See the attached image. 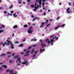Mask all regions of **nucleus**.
<instances>
[{
  "instance_id": "69168bd1",
  "label": "nucleus",
  "mask_w": 74,
  "mask_h": 74,
  "mask_svg": "<svg viewBox=\"0 0 74 74\" xmlns=\"http://www.w3.org/2000/svg\"><path fill=\"white\" fill-rule=\"evenodd\" d=\"M48 12H50V10H48Z\"/></svg>"
},
{
  "instance_id": "603ef678",
  "label": "nucleus",
  "mask_w": 74,
  "mask_h": 74,
  "mask_svg": "<svg viewBox=\"0 0 74 74\" xmlns=\"http://www.w3.org/2000/svg\"><path fill=\"white\" fill-rule=\"evenodd\" d=\"M23 4H26V3H25V2H23Z\"/></svg>"
},
{
  "instance_id": "cd10ccee",
  "label": "nucleus",
  "mask_w": 74,
  "mask_h": 74,
  "mask_svg": "<svg viewBox=\"0 0 74 74\" xmlns=\"http://www.w3.org/2000/svg\"><path fill=\"white\" fill-rule=\"evenodd\" d=\"M50 25V24H48L47 25H46V27H48V26H49Z\"/></svg>"
},
{
  "instance_id": "c9c22d12",
  "label": "nucleus",
  "mask_w": 74,
  "mask_h": 74,
  "mask_svg": "<svg viewBox=\"0 0 74 74\" xmlns=\"http://www.w3.org/2000/svg\"><path fill=\"white\" fill-rule=\"evenodd\" d=\"M21 60V58H19L17 60V61H19V60Z\"/></svg>"
},
{
  "instance_id": "e433bc0d",
  "label": "nucleus",
  "mask_w": 74,
  "mask_h": 74,
  "mask_svg": "<svg viewBox=\"0 0 74 74\" xmlns=\"http://www.w3.org/2000/svg\"><path fill=\"white\" fill-rule=\"evenodd\" d=\"M27 49L24 50L23 52H26V51H27Z\"/></svg>"
},
{
  "instance_id": "e2e57ef3",
  "label": "nucleus",
  "mask_w": 74,
  "mask_h": 74,
  "mask_svg": "<svg viewBox=\"0 0 74 74\" xmlns=\"http://www.w3.org/2000/svg\"><path fill=\"white\" fill-rule=\"evenodd\" d=\"M37 7L38 8V7H39V5H37Z\"/></svg>"
},
{
  "instance_id": "5fc2aeb1",
  "label": "nucleus",
  "mask_w": 74,
  "mask_h": 74,
  "mask_svg": "<svg viewBox=\"0 0 74 74\" xmlns=\"http://www.w3.org/2000/svg\"><path fill=\"white\" fill-rule=\"evenodd\" d=\"M12 37H14V33H12Z\"/></svg>"
},
{
  "instance_id": "052dcab7",
  "label": "nucleus",
  "mask_w": 74,
  "mask_h": 74,
  "mask_svg": "<svg viewBox=\"0 0 74 74\" xmlns=\"http://www.w3.org/2000/svg\"><path fill=\"white\" fill-rule=\"evenodd\" d=\"M45 4V3H44V2H42V5H44Z\"/></svg>"
},
{
  "instance_id": "bf43d9fd",
  "label": "nucleus",
  "mask_w": 74,
  "mask_h": 74,
  "mask_svg": "<svg viewBox=\"0 0 74 74\" xmlns=\"http://www.w3.org/2000/svg\"><path fill=\"white\" fill-rule=\"evenodd\" d=\"M10 16H12V14H10Z\"/></svg>"
},
{
  "instance_id": "2eb2a0df",
  "label": "nucleus",
  "mask_w": 74,
  "mask_h": 74,
  "mask_svg": "<svg viewBox=\"0 0 74 74\" xmlns=\"http://www.w3.org/2000/svg\"><path fill=\"white\" fill-rule=\"evenodd\" d=\"M41 2H42V0H39V3L40 4H41Z\"/></svg>"
},
{
  "instance_id": "20e7f679",
  "label": "nucleus",
  "mask_w": 74,
  "mask_h": 74,
  "mask_svg": "<svg viewBox=\"0 0 74 74\" xmlns=\"http://www.w3.org/2000/svg\"><path fill=\"white\" fill-rule=\"evenodd\" d=\"M30 52V51H27L26 53L25 54H27V55H24V56H28L29 55V54L28 53H29Z\"/></svg>"
},
{
  "instance_id": "a878e982",
  "label": "nucleus",
  "mask_w": 74,
  "mask_h": 74,
  "mask_svg": "<svg viewBox=\"0 0 74 74\" xmlns=\"http://www.w3.org/2000/svg\"><path fill=\"white\" fill-rule=\"evenodd\" d=\"M38 52V50L37 51H34V53H35V54H36V53H37V52Z\"/></svg>"
},
{
  "instance_id": "09e8293b",
  "label": "nucleus",
  "mask_w": 74,
  "mask_h": 74,
  "mask_svg": "<svg viewBox=\"0 0 74 74\" xmlns=\"http://www.w3.org/2000/svg\"><path fill=\"white\" fill-rule=\"evenodd\" d=\"M18 43H19V42H15L16 44H18Z\"/></svg>"
},
{
  "instance_id": "0e129e2a",
  "label": "nucleus",
  "mask_w": 74,
  "mask_h": 74,
  "mask_svg": "<svg viewBox=\"0 0 74 74\" xmlns=\"http://www.w3.org/2000/svg\"><path fill=\"white\" fill-rule=\"evenodd\" d=\"M42 40H40V42H41H41H42Z\"/></svg>"
},
{
  "instance_id": "ddd939ff",
  "label": "nucleus",
  "mask_w": 74,
  "mask_h": 74,
  "mask_svg": "<svg viewBox=\"0 0 74 74\" xmlns=\"http://www.w3.org/2000/svg\"><path fill=\"white\" fill-rule=\"evenodd\" d=\"M45 50V49H44L42 50L41 49L40 50V52H43Z\"/></svg>"
},
{
  "instance_id": "338daca9",
  "label": "nucleus",
  "mask_w": 74,
  "mask_h": 74,
  "mask_svg": "<svg viewBox=\"0 0 74 74\" xmlns=\"http://www.w3.org/2000/svg\"><path fill=\"white\" fill-rule=\"evenodd\" d=\"M36 9H34V11H36Z\"/></svg>"
},
{
  "instance_id": "79ce46f5",
  "label": "nucleus",
  "mask_w": 74,
  "mask_h": 74,
  "mask_svg": "<svg viewBox=\"0 0 74 74\" xmlns=\"http://www.w3.org/2000/svg\"><path fill=\"white\" fill-rule=\"evenodd\" d=\"M35 8L36 9H37V8H38L37 7V6H35Z\"/></svg>"
},
{
  "instance_id": "b1692460",
  "label": "nucleus",
  "mask_w": 74,
  "mask_h": 74,
  "mask_svg": "<svg viewBox=\"0 0 74 74\" xmlns=\"http://www.w3.org/2000/svg\"><path fill=\"white\" fill-rule=\"evenodd\" d=\"M31 7H32V8H33V7H34V5H31Z\"/></svg>"
},
{
  "instance_id": "13d9d810",
  "label": "nucleus",
  "mask_w": 74,
  "mask_h": 74,
  "mask_svg": "<svg viewBox=\"0 0 74 74\" xmlns=\"http://www.w3.org/2000/svg\"><path fill=\"white\" fill-rule=\"evenodd\" d=\"M50 37H53V35L50 36Z\"/></svg>"
},
{
  "instance_id": "6ab92c4d",
  "label": "nucleus",
  "mask_w": 74,
  "mask_h": 74,
  "mask_svg": "<svg viewBox=\"0 0 74 74\" xmlns=\"http://www.w3.org/2000/svg\"><path fill=\"white\" fill-rule=\"evenodd\" d=\"M1 56H5V54H1Z\"/></svg>"
},
{
  "instance_id": "a211bd4d",
  "label": "nucleus",
  "mask_w": 74,
  "mask_h": 74,
  "mask_svg": "<svg viewBox=\"0 0 74 74\" xmlns=\"http://www.w3.org/2000/svg\"><path fill=\"white\" fill-rule=\"evenodd\" d=\"M19 47H23V44H20L19 45Z\"/></svg>"
},
{
  "instance_id": "1a4fd4ad",
  "label": "nucleus",
  "mask_w": 74,
  "mask_h": 74,
  "mask_svg": "<svg viewBox=\"0 0 74 74\" xmlns=\"http://www.w3.org/2000/svg\"><path fill=\"white\" fill-rule=\"evenodd\" d=\"M70 10V8H69L67 10H66V11L67 12V13L68 14H69V13H70V12H71V10L70 12L69 11V10Z\"/></svg>"
},
{
  "instance_id": "4c0bfd02",
  "label": "nucleus",
  "mask_w": 74,
  "mask_h": 74,
  "mask_svg": "<svg viewBox=\"0 0 74 74\" xmlns=\"http://www.w3.org/2000/svg\"><path fill=\"white\" fill-rule=\"evenodd\" d=\"M10 71L9 70H7L6 71V72L7 73V72H8V71Z\"/></svg>"
},
{
  "instance_id": "a19ab883",
  "label": "nucleus",
  "mask_w": 74,
  "mask_h": 74,
  "mask_svg": "<svg viewBox=\"0 0 74 74\" xmlns=\"http://www.w3.org/2000/svg\"><path fill=\"white\" fill-rule=\"evenodd\" d=\"M15 15H16V13H15L13 14V15L14 16Z\"/></svg>"
},
{
  "instance_id": "aec40b11",
  "label": "nucleus",
  "mask_w": 74,
  "mask_h": 74,
  "mask_svg": "<svg viewBox=\"0 0 74 74\" xmlns=\"http://www.w3.org/2000/svg\"><path fill=\"white\" fill-rule=\"evenodd\" d=\"M35 19H38V20L40 19V18L39 17H36L35 18Z\"/></svg>"
},
{
  "instance_id": "6e6d98bb",
  "label": "nucleus",
  "mask_w": 74,
  "mask_h": 74,
  "mask_svg": "<svg viewBox=\"0 0 74 74\" xmlns=\"http://www.w3.org/2000/svg\"><path fill=\"white\" fill-rule=\"evenodd\" d=\"M14 16V18H15V17H16V16H17V15H15Z\"/></svg>"
},
{
  "instance_id": "9b49d317",
  "label": "nucleus",
  "mask_w": 74,
  "mask_h": 74,
  "mask_svg": "<svg viewBox=\"0 0 74 74\" xmlns=\"http://www.w3.org/2000/svg\"><path fill=\"white\" fill-rule=\"evenodd\" d=\"M18 28V26L16 25H15L13 27V29H17Z\"/></svg>"
},
{
  "instance_id": "c756f323",
  "label": "nucleus",
  "mask_w": 74,
  "mask_h": 74,
  "mask_svg": "<svg viewBox=\"0 0 74 74\" xmlns=\"http://www.w3.org/2000/svg\"><path fill=\"white\" fill-rule=\"evenodd\" d=\"M33 51H34V49H33L31 53V54H32V53H33Z\"/></svg>"
},
{
  "instance_id": "f3484780",
  "label": "nucleus",
  "mask_w": 74,
  "mask_h": 74,
  "mask_svg": "<svg viewBox=\"0 0 74 74\" xmlns=\"http://www.w3.org/2000/svg\"><path fill=\"white\" fill-rule=\"evenodd\" d=\"M28 27L27 25H23L24 27Z\"/></svg>"
},
{
  "instance_id": "de8ad7c7",
  "label": "nucleus",
  "mask_w": 74,
  "mask_h": 74,
  "mask_svg": "<svg viewBox=\"0 0 74 74\" xmlns=\"http://www.w3.org/2000/svg\"><path fill=\"white\" fill-rule=\"evenodd\" d=\"M45 0H42V1L43 2H45Z\"/></svg>"
},
{
  "instance_id": "49530a36",
  "label": "nucleus",
  "mask_w": 74,
  "mask_h": 74,
  "mask_svg": "<svg viewBox=\"0 0 74 74\" xmlns=\"http://www.w3.org/2000/svg\"><path fill=\"white\" fill-rule=\"evenodd\" d=\"M69 5H71V3L69 2Z\"/></svg>"
},
{
  "instance_id": "423d86ee",
  "label": "nucleus",
  "mask_w": 74,
  "mask_h": 74,
  "mask_svg": "<svg viewBox=\"0 0 74 74\" xmlns=\"http://www.w3.org/2000/svg\"><path fill=\"white\" fill-rule=\"evenodd\" d=\"M45 23H46L42 22L41 23V25L40 26V28H41V27H43V26H44V24Z\"/></svg>"
},
{
  "instance_id": "dca6fc26",
  "label": "nucleus",
  "mask_w": 74,
  "mask_h": 74,
  "mask_svg": "<svg viewBox=\"0 0 74 74\" xmlns=\"http://www.w3.org/2000/svg\"><path fill=\"white\" fill-rule=\"evenodd\" d=\"M13 7V5H12V4L11 5V6H10L9 8V9H11V8H12Z\"/></svg>"
},
{
  "instance_id": "9d476101",
  "label": "nucleus",
  "mask_w": 74,
  "mask_h": 74,
  "mask_svg": "<svg viewBox=\"0 0 74 74\" xmlns=\"http://www.w3.org/2000/svg\"><path fill=\"white\" fill-rule=\"evenodd\" d=\"M18 58H19V56L16 55L14 57L13 59H18Z\"/></svg>"
},
{
  "instance_id": "4be33fe9",
  "label": "nucleus",
  "mask_w": 74,
  "mask_h": 74,
  "mask_svg": "<svg viewBox=\"0 0 74 74\" xmlns=\"http://www.w3.org/2000/svg\"><path fill=\"white\" fill-rule=\"evenodd\" d=\"M2 67H4V68H7V66L6 65H5V66H2Z\"/></svg>"
},
{
  "instance_id": "7c9ffc66",
  "label": "nucleus",
  "mask_w": 74,
  "mask_h": 74,
  "mask_svg": "<svg viewBox=\"0 0 74 74\" xmlns=\"http://www.w3.org/2000/svg\"><path fill=\"white\" fill-rule=\"evenodd\" d=\"M32 46L29 47L28 48V49H30L32 48Z\"/></svg>"
},
{
  "instance_id": "58836bf2",
  "label": "nucleus",
  "mask_w": 74,
  "mask_h": 74,
  "mask_svg": "<svg viewBox=\"0 0 74 74\" xmlns=\"http://www.w3.org/2000/svg\"><path fill=\"white\" fill-rule=\"evenodd\" d=\"M59 18H60V17H58L57 18H56V20H58V19H59Z\"/></svg>"
},
{
  "instance_id": "c03bdc74",
  "label": "nucleus",
  "mask_w": 74,
  "mask_h": 74,
  "mask_svg": "<svg viewBox=\"0 0 74 74\" xmlns=\"http://www.w3.org/2000/svg\"><path fill=\"white\" fill-rule=\"evenodd\" d=\"M31 17H32V18H34V16L33 15H31Z\"/></svg>"
},
{
  "instance_id": "ea45409f",
  "label": "nucleus",
  "mask_w": 74,
  "mask_h": 74,
  "mask_svg": "<svg viewBox=\"0 0 74 74\" xmlns=\"http://www.w3.org/2000/svg\"><path fill=\"white\" fill-rule=\"evenodd\" d=\"M59 5H62V3L60 2V3H59Z\"/></svg>"
},
{
  "instance_id": "864d4df0",
  "label": "nucleus",
  "mask_w": 74,
  "mask_h": 74,
  "mask_svg": "<svg viewBox=\"0 0 74 74\" xmlns=\"http://www.w3.org/2000/svg\"><path fill=\"white\" fill-rule=\"evenodd\" d=\"M21 55H23V52H21Z\"/></svg>"
},
{
  "instance_id": "3c124183",
  "label": "nucleus",
  "mask_w": 74,
  "mask_h": 74,
  "mask_svg": "<svg viewBox=\"0 0 74 74\" xmlns=\"http://www.w3.org/2000/svg\"><path fill=\"white\" fill-rule=\"evenodd\" d=\"M52 20H53V19H50L49 20L50 21H52Z\"/></svg>"
},
{
  "instance_id": "680f3d73",
  "label": "nucleus",
  "mask_w": 74,
  "mask_h": 74,
  "mask_svg": "<svg viewBox=\"0 0 74 74\" xmlns=\"http://www.w3.org/2000/svg\"><path fill=\"white\" fill-rule=\"evenodd\" d=\"M18 3L19 4H21V1L18 2Z\"/></svg>"
},
{
  "instance_id": "7ed1b4c3",
  "label": "nucleus",
  "mask_w": 74,
  "mask_h": 74,
  "mask_svg": "<svg viewBox=\"0 0 74 74\" xmlns=\"http://www.w3.org/2000/svg\"><path fill=\"white\" fill-rule=\"evenodd\" d=\"M50 41L49 40V39H46V42H47L48 44H49L50 43H52V42H53V39L51 40H50Z\"/></svg>"
},
{
  "instance_id": "72a5a7b5",
  "label": "nucleus",
  "mask_w": 74,
  "mask_h": 74,
  "mask_svg": "<svg viewBox=\"0 0 74 74\" xmlns=\"http://www.w3.org/2000/svg\"><path fill=\"white\" fill-rule=\"evenodd\" d=\"M48 22V20L47 19L46 20V22H45V23H47V22Z\"/></svg>"
},
{
  "instance_id": "a18cd8bd",
  "label": "nucleus",
  "mask_w": 74,
  "mask_h": 74,
  "mask_svg": "<svg viewBox=\"0 0 74 74\" xmlns=\"http://www.w3.org/2000/svg\"><path fill=\"white\" fill-rule=\"evenodd\" d=\"M3 9V8L2 7H0V10H2Z\"/></svg>"
},
{
  "instance_id": "8fccbe9b",
  "label": "nucleus",
  "mask_w": 74,
  "mask_h": 74,
  "mask_svg": "<svg viewBox=\"0 0 74 74\" xmlns=\"http://www.w3.org/2000/svg\"><path fill=\"white\" fill-rule=\"evenodd\" d=\"M28 25H29V26H30V23H28Z\"/></svg>"
},
{
  "instance_id": "2f4dec72",
  "label": "nucleus",
  "mask_w": 74,
  "mask_h": 74,
  "mask_svg": "<svg viewBox=\"0 0 74 74\" xmlns=\"http://www.w3.org/2000/svg\"><path fill=\"white\" fill-rule=\"evenodd\" d=\"M55 39L56 40H58V37H55Z\"/></svg>"
},
{
  "instance_id": "473e14b6",
  "label": "nucleus",
  "mask_w": 74,
  "mask_h": 74,
  "mask_svg": "<svg viewBox=\"0 0 74 74\" xmlns=\"http://www.w3.org/2000/svg\"><path fill=\"white\" fill-rule=\"evenodd\" d=\"M46 15V13H45V12H44L43 13V15L45 16V15Z\"/></svg>"
},
{
  "instance_id": "bb28decb",
  "label": "nucleus",
  "mask_w": 74,
  "mask_h": 74,
  "mask_svg": "<svg viewBox=\"0 0 74 74\" xmlns=\"http://www.w3.org/2000/svg\"><path fill=\"white\" fill-rule=\"evenodd\" d=\"M4 32V31L3 30H0V33L2 32Z\"/></svg>"
},
{
  "instance_id": "39448f33",
  "label": "nucleus",
  "mask_w": 74,
  "mask_h": 74,
  "mask_svg": "<svg viewBox=\"0 0 74 74\" xmlns=\"http://www.w3.org/2000/svg\"><path fill=\"white\" fill-rule=\"evenodd\" d=\"M40 46H41L42 48H44V47H45V44H43L42 42H41V44L40 45Z\"/></svg>"
},
{
  "instance_id": "412c9836",
  "label": "nucleus",
  "mask_w": 74,
  "mask_h": 74,
  "mask_svg": "<svg viewBox=\"0 0 74 74\" xmlns=\"http://www.w3.org/2000/svg\"><path fill=\"white\" fill-rule=\"evenodd\" d=\"M16 66H21V64L19 63H17L16 64Z\"/></svg>"
},
{
  "instance_id": "4d7b16f0",
  "label": "nucleus",
  "mask_w": 74,
  "mask_h": 74,
  "mask_svg": "<svg viewBox=\"0 0 74 74\" xmlns=\"http://www.w3.org/2000/svg\"><path fill=\"white\" fill-rule=\"evenodd\" d=\"M10 73H12V71L11 70L10 71Z\"/></svg>"
},
{
  "instance_id": "5701e85b",
  "label": "nucleus",
  "mask_w": 74,
  "mask_h": 74,
  "mask_svg": "<svg viewBox=\"0 0 74 74\" xmlns=\"http://www.w3.org/2000/svg\"><path fill=\"white\" fill-rule=\"evenodd\" d=\"M9 62L10 63H12V60H11V59H10L9 60Z\"/></svg>"
},
{
  "instance_id": "f257e3e1",
  "label": "nucleus",
  "mask_w": 74,
  "mask_h": 74,
  "mask_svg": "<svg viewBox=\"0 0 74 74\" xmlns=\"http://www.w3.org/2000/svg\"><path fill=\"white\" fill-rule=\"evenodd\" d=\"M6 41H7V42L8 43H7V42H4L5 43H2L3 47H4L5 46V45H6H6H9V44H10H10L11 45V46H10L11 48L12 49H14V45L12 43V42L8 40H6Z\"/></svg>"
},
{
  "instance_id": "774afa93",
  "label": "nucleus",
  "mask_w": 74,
  "mask_h": 74,
  "mask_svg": "<svg viewBox=\"0 0 74 74\" xmlns=\"http://www.w3.org/2000/svg\"><path fill=\"white\" fill-rule=\"evenodd\" d=\"M30 1V0H27V2H29Z\"/></svg>"
},
{
  "instance_id": "f704fd0d",
  "label": "nucleus",
  "mask_w": 74,
  "mask_h": 74,
  "mask_svg": "<svg viewBox=\"0 0 74 74\" xmlns=\"http://www.w3.org/2000/svg\"><path fill=\"white\" fill-rule=\"evenodd\" d=\"M7 12V11H5L4 12V13L5 14H6Z\"/></svg>"
},
{
  "instance_id": "6e6552de",
  "label": "nucleus",
  "mask_w": 74,
  "mask_h": 74,
  "mask_svg": "<svg viewBox=\"0 0 74 74\" xmlns=\"http://www.w3.org/2000/svg\"><path fill=\"white\" fill-rule=\"evenodd\" d=\"M1 26L0 27V29L1 30L2 28H5V25H1Z\"/></svg>"
},
{
  "instance_id": "4468645a",
  "label": "nucleus",
  "mask_w": 74,
  "mask_h": 74,
  "mask_svg": "<svg viewBox=\"0 0 74 74\" xmlns=\"http://www.w3.org/2000/svg\"><path fill=\"white\" fill-rule=\"evenodd\" d=\"M36 56V55L35 54H34V55L33 56V58H32V60L33 59H35V57Z\"/></svg>"
},
{
  "instance_id": "0eeeda50",
  "label": "nucleus",
  "mask_w": 74,
  "mask_h": 74,
  "mask_svg": "<svg viewBox=\"0 0 74 74\" xmlns=\"http://www.w3.org/2000/svg\"><path fill=\"white\" fill-rule=\"evenodd\" d=\"M22 64H26V65H28V62H27L25 61L24 62H23L22 63Z\"/></svg>"
},
{
  "instance_id": "c85d7f7f",
  "label": "nucleus",
  "mask_w": 74,
  "mask_h": 74,
  "mask_svg": "<svg viewBox=\"0 0 74 74\" xmlns=\"http://www.w3.org/2000/svg\"><path fill=\"white\" fill-rule=\"evenodd\" d=\"M7 54H10V53L11 54V52H7Z\"/></svg>"
},
{
  "instance_id": "393cba45",
  "label": "nucleus",
  "mask_w": 74,
  "mask_h": 74,
  "mask_svg": "<svg viewBox=\"0 0 74 74\" xmlns=\"http://www.w3.org/2000/svg\"><path fill=\"white\" fill-rule=\"evenodd\" d=\"M14 11L13 10H12V11H10V12L12 14H13L14 13Z\"/></svg>"
},
{
  "instance_id": "f8f14e48",
  "label": "nucleus",
  "mask_w": 74,
  "mask_h": 74,
  "mask_svg": "<svg viewBox=\"0 0 74 74\" xmlns=\"http://www.w3.org/2000/svg\"><path fill=\"white\" fill-rule=\"evenodd\" d=\"M59 27H60V25H59V26L55 27L54 28V29L55 30H56V29H58V28H59Z\"/></svg>"
},
{
  "instance_id": "f03ea898",
  "label": "nucleus",
  "mask_w": 74,
  "mask_h": 74,
  "mask_svg": "<svg viewBox=\"0 0 74 74\" xmlns=\"http://www.w3.org/2000/svg\"><path fill=\"white\" fill-rule=\"evenodd\" d=\"M33 29V27L31 26L29 27V29L28 30V32L29 34H32V32H33V31L32 30Z\"/></svg>"
},
{
  "instance_id": "37998d69",
  "label": "nucleus",
  "mask_w": 74,
  "mask_h": 74,
  "mask_svg": "<svg viewBox=\"0 0 74 74\" xmlns=\"http://www.w3.org/2000/svg\"><path fill=\"white\" fill-rule=\"evenodd\" d=\"M65 26V24H64V25H62L61 26L62 27H63V26Z\"/></svg>"
}]
</instances>
